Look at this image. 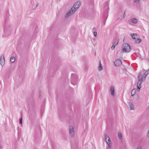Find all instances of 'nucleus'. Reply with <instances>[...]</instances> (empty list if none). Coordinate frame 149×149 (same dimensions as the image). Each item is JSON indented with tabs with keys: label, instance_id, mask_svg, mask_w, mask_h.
<instances>
[{
	"label": "nucleus",
	"instance_id": "7",
	"mask_svg": "<svg viewBox=\"0 0 149 149\" xmlns=\"http://www.w3.org/2000/svg\"><path fill=\"white\" fill-rule=\"evenodd\" d=\"M105 140L106 141L109 148H110L111 146V141L109 136L107 135H105Z\"/></svg>",
	"mask_w": 149,
	"mask_h": 149
},
{
	"label": "nucleus",
	"instance_id": "29",
	"mask_svg": "<svg viewBox=\"0 0 149 149\" xmlns=\"http://www.w3.org/2000/svg\"><path fill=\"white\" fill-rule=\"evenodd\" d=\"M148 61H149V59L148 60Z\"/></svg>",
	"mask_w": 149,
	"mask_h": 149
},
{
	"label": "nucleus",
	"instance_id": "27",
	"mask_svg": "<svg viewBox=\"0 0 149 149\" xmlns=\"http://www.w3.org/2000/svg\"><path fill=\"white\" fill-rule=\"evenodd\" d=\"M137 149H142L141 147L140 146Z\"/></svg>",
	"mask_w": 149,
	"mask_h": 149
},
{
	"label": "nucleus",
	"instance_id": "2",
	"mask_svg": "<svg viewBox=\"0 0 149 149\" xmlns=\"http://www.w3.org/2000/svg\"><path fill=\"white\" fill-rule=\"evenodd\" d=\"M81 4V2L78 1L76 2L72 7L66 13L65 17L66 18L68 17L73 14L80 6Z\"/></svg>",
	"mask_w": 149,
	"mask_h": 149
},
{
	"label": "nucleus",
	"instance_id": "23",
	"mask_svg": "<svg viewBox=\"0 0 149 149\" xmlns=\"http://www.w3.org/2000/svg\"><path fill=\"white\" fill-rule=\"evenodd\" d=\"M22 118H20V120H19V123L21 124H22Z\"/></svg>",
	"mask_w": 149,
	"mask_h": 149
},
{
	"label": "nucleus",
	"instance_id": "14",
	"mask_svg": "<svg viewBox=\"0 0 149 149\" xmlns=\"http://www.w3.org/2000/svg\"><path fill=\"white\" fill-rule=\"evenodd\" d=\"M136 89H133L131 92V95L132 96H134L136 93Z\"/></svg>",
	"mask_w": 149,
	"mask_h": 149
},
{
	"label": "nucleus",
	"instance_id": "24",
	"mask_svg": "<svg viewBox=\"0 0 149 149\" xmlns=\"http://www.w3.org/2000/svg\"><path fill=\"white\" fill-rule=\"evenodd\" d=\"M96 29L95 27H94L92 29L93 32L95 31H95L96 30Z\"/></svg>",
	"mask_w": 149,
	"mask_h": 149
},
{
	"label": "nucleus",
	"instance_id": "18",
	"mask_svg": "<svg viewBox=\"0 0 149 149\" xmlns=\"http://www.w3.org/2000/svg\"><path fill=\"white\" fill-rule=\"evenodd\" d=\"M118 137L120 139H122L123 137L121 134L120 133H118Z\"/></svg>",
	"mask_w": 149,
	"mask_h": 149
},
{
	"label": "nucleus",
	"instance_id": "3",
	"mask_svg": "<svg viewBox=\"0 0 149 149\" xmlns=\"http://www.w3.org/2000/svg\"><path fill=\"white\" fill-rule=\"evenodd\" d=\"M130 35L132 39L135 40L137 39L135 41L136 43L138 44L141 42L142 40L139 38V36L138 34L135 33L131 34Z\"/></svg>",
	"mask_w": 149,
	"mask_h": 149
},
{
	"label": "nucleus",
	"instance_id": "26",
	"mask_svg": "<svg viewBox=\"0 0 149 149\" xmlns=\"http://www.w3.org/2000/svg\"><path fill=\"white\" fill-rule=\"evenodd\" d=\"M125 11L124 12V13L123 14V18H124V17H125Z\"/></svg>",
	"mask_w": 149,
	"mask_h": 149
},
{
	"label": "nucleus",
	"instance_id": "8",
	"mask_svg": "<svg viewBox=\"0 0 149 149\" xmlns=\"http://www.w3.org/2000/svg\"><path fill=\"white\" fill-rule=\"evenodd\" d=\"M5 62V59L4 56L3 54H2L0 58V64L2 66L4 65Z\"/></svg>",
	"mask_w": 149,
	"mask_h": 149
},
{
	"label": "nucleus",
	"instance_id": "11",
	"mask_svg": "<svg viewBox=\"0 0 149 149\" xmlns=\"http://www.w3.org/2000/svg\"><path fill=\"white\" fill-rule=\"evenodd\" d=\"M110 91L111 93V95L113 96L114 94V88L113 86H111L110 87Z\"/></svg>",
	"mask_w": 149,
	"mask_h": 149
},
{
	"label": "nucleus",
	"instance_id": "19",
	"mask_svg": "<svg viewBox=\"0 0 149 149\" xmlns=\"http://www.w3.org/2000/svg\"><path fill=\"white\" fill-rule=\"evenodd\" d=\"M106 7L107 8V9H106V10L105 11V13L104 14V15L105 14L107 13H108V8H109L108 6H106Z\"/></svg>",
	"mask_w": 149,
	"mask_h": 149
},
{
	"label": "nucleus",
	"instance_id": "4",
	"mask_svg": "<svg viewBox=\"0 0 149 149\" xmlns=\"http://www.w3.org/2000/svg\"><path fill=\"white\" fill-rule=\"evenodd\" d=\"M71 83L74 85H76L78 81V76L76 74H72L71 77Z\"/></svg>",
	"mask_w": 149,
	"mask_h": 149
},
{
	"label": "nucleus",
	"instance_id": "17",
	"mask_svg": "<svg viewBox=\"0 0 149 149\" xmlns=\"http://www.w3.org/2000/svg\"><path fill=\"white\" fill-rule=\"evenodd\" d=\"M99 71H101L103 69V68L102 67L101 65V64L100 63V65L99 66Z\"/></svg>",
	"mask_w": 149,
	"mask_h": 149
},
{
	"label": "nucleus",
	"instance_id": "20",
	"mask_svg": "<svg viewBox=\"0 0 149 149\" xmlns=\"http://www.w3.org/2000/svg\"><path fill=\"white\" fill-rule=\"evenodd\" d=\"M115 46L116 45H115L114 44H113L112 45L111 47V49L112 50H113L114 49V48H115Z\"/></svg>",
	"mask_w": 149,
	"mask_h": 149
},
{
	"label": "nucleus",
	"instance_id": "28",
	"mask_svg": "<svg viewBox=\"0 0 149 149\" xmlns=\"http://www.w3.org/2000/svg\"><path fill=\"white\" fill-rule=\"evenodd\" d=\"M147 136H149V130L148 131L147 133Z\"/></svg>",
	"mask_w": 149,
	"mask_h": 149
},
{
	"label": "nucleus",
	"instance_id": "16",
	"mask_svg": "<svg viewBox=\"0 0 149 149\" xmlns=\"http://www.w3.org/2000/svg\"><path fill=\"white\" fill-rule=\"evenodd\" d=\"M15 57L12 56V57L10 59V61L12 63H13L15 62Z\"/></svg>",
	"mask_w": 149,
	"mask_h": 149
},
{
	"label": "nucleus",
	"instance_id": "12",
	"mask_svg": "<svg viewBox=\"0 0 149 149\" xmlns=\"http://www.w3.org/2000/svg\"><path fill=\"white\" fill-rule=\"evenodd\" d=\"M128 104L129 105L131 110H134V107L133 104L131 102H129Z\"/></svg>",
	"mask_w": 149,
	"mask_h": 149
},
{
	"label": "nucleus",
	"instance_id": "25",
	"mask_svg": "<svg viewBox=\"0 0 149 149\" xmlns=\"http://www.w3.org/2000/svg\"><path fill=\"white\" fill-rule=\"evenodd\" d=\"M41 112H42V111H44V107H42L41 109Z\"/></svg>",
	"mask_w": 149,
	"mask_h": 149
},
{
	"label": "nucleus",
	"instance_id": "6",
	"mask_svg": "<svg viewBox=\"0 0 149 149\" xmlns=\"http://www.w3.org/2000/svg\"><path fill=\"white\" fill-rule=\"evenodd\" d=\"M27 103L29 107L33 108L35 106L36 103L33 98L29 99L27 100Z\"/></svg>",
	"mask_w": 149,
	"mask_h": 149
},
{
	"label": "nucleus",
	"instance_id": "13",
	"mask_svg": "<svg viewBox=\"0 0 149 149\" xmlns=\"http://www.w3.org/2000/svg\"><path fill=\"white\" fill-rule=\"evenodd\" d=\"M118 42L119 39L116 38V39H115L113 44L115 45H116L118 44Z\"/></svg>",
	"mask_w": 149,
	"mask_h": 149
},
{
	"label": "nucleus",
	"instance_id": "10",
	"mask_svg": "<svg viewBox=\"0 0 149 149\" xmlns=\"http://www.w3.org/2000/svg\"><path fill=\"white\" fill-rule=\"evenodd\" d=\"M69 132L70 135L72 136H74V131L73 127L70 125L69 127Z\"/></svg>",
	"mask_w": 149,
	"mask_h": 149
},
{
	"label": "nucleus",
	"instance_id": "15",
	"mask_svg": "<svg viewBox=\"0 0 149 149\" xmlns=\"http://www.w3.org/2000/svg\"><path fill=\"white\" fill-rule=\"evenodd\" d=\"M132 22L135 24H136L137 22V20L135 18H133L132 20Z\"/></svg>",
	"mask_w": 149,
	"mask_h": 149
},
{
	"label": "nucleus",
	"instance_id": "5",
	"mask_svg": "<svg viewBox=\"0 0 149 149\" xmlns=\"http://www.w3.org/2000/svg\"><path fill=\"white\" fill-rule=\"evenodd\" d=\"M122 50L124 52H129L131 50V48L127 43L124 44L122 46Z\"/></svg>",
	"mask_w": 149,
	"mask_h": 149
},
{
	"label": "nucleus",
	"instance_id": "22",
	"mask_svg": "<svg viewBox=\"0 0 149 149\" xmlns=\"http://www.w3.org/2000/svg\"><path fill=\"white\" fill-rule=\"evenodd\" d=\"M94 32V36L95 37H96L97 36V32L96 31H94V32Z\"/></svg>",
	"mask_w": 149,
	"mask_h": 149
},
{
	"label": "nucleus",
	"instance_id": "21",
	"mask_svg": "<svg viewBox=\"0 0 149 149\" xmlns=\"http://www.w3.org/2000/svg\"><path fill=\"white\" fill-rule=\"evenodd\" d=\"M134 2L136 3H139V0H134Z\"/></svg>",
	"mask_w": 149,
	"mask_h": 149
},
{
	"label": "nucleus",
	"instance_id": "9",
	"mask_svg": "<svg viewBox=\"0 0 149 149\" xmlns=\"http://www.w3.org/2000/svg\"><path fill=\"white\" fill-rule=\"evenodd\" d=\"M122 63V62L121 60L119 59L116 60L115 62H114V65L116 67L120 66L121 65Z\"/></svg>",
	"mask_w": 149,
	"mask_h": 149
},
{
	"label": "nucleus",
	"instance_id": "1",
	"mask_svg": "<svg viewBox=\"0 0 149 149\" xmlns=\"http://www.w3.org/2000/svg\"><path fill=\"white\" fill-rule=\"evenodd\" d=\"M149 73V68L148 70L146 71L143 74V76L142 75L140 72H139L138 75L137 79L138 82L137 84V86L138 91H139L141 88V84L143 80H145L146 76Z\"/></svg>",
	"mask_w": 149,
	"mask_h": 149
}]
</instances>
